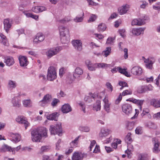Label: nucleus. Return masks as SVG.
<instances>
[{"mask_svg":"<svg viewBox=\"0 0 160 160\" xmlns=\"http://www.w3.org/2000/svg\"><path fill=\"white\" fill-rule=\"evenodd\" d=\"M49 130L51 134H58L60 135L62 131L61 123L56 124L55 126L51 125Z\"/></svg>","mask_w":160,"mask_h":160,"instance_id":"nucleus-3","label":"nucleus"},{"mask_svg":"<svg viewBox=\"0 0 160 160\" xmlns=\"http://www.w3.org/2000/svg\"><path fill=\"white\" fill-rule=\"evenodd\" d=\"M57 78L56 68L53 66L49 67L48 69L47 78L50 81H53Z\"/></svg>","mask_w":160,"mask_h":160,"instance_id":"nucleus-2","label":"nucleus"},{"mask_svg":"<svg viewBox=\"0 0 160 160\" xmlns=\"http://www.w3.org/2000/svg\"><path fill=\"white\" fill-rule=\"evenodd\" d=\"M120 35L123 38L125 36L124 33L125 32V30L124 29L120 30L118 31Z\"/></svg>","mask_w":160,"mask_h":160,"instance_id":"nucleus-58","label":"nucleus"},{"mask_svg":"<svg viewBox=\"0 0 160 160\" xmlns=\"http://www.w3.org/2000/svg\"><path fill=\"white\" fill-rule=\"evenodd\" d=\"M103 101L104 103V109L107 112H108L110 111V103H109L108 100L105 98L103 100Z\"/></svg>","mask_w":160,"mask_h":160,"instance_id":"nucleus-25","label":"nucleus"},{"mask_svg":"<svg viewBox=\"0 0 160 160\" xmlns=\"http://www.w3.org/2000/svg\"><path fill=\"white\" fill-rule=\"evenodd\" d=\"M135 132L138 134H142L143 132L142 128L141 127H138L136 128L135 130Z\"/></svg>","mask_w":160,"mask_h":160,"instance_id":"nucleus-43","label":"nucleus"},{"mask_svg":"<svg viewBox=\"0 0 160 160\" xmlns=\"http://www.w3.org/2000/svg\"><path fill=\"white\" fill-rule=\"evenodd\" d=\"M109 130L108 129L102 128L101 129L100 132L99 134V136L102 138L105 137L109 134Z\"/></svg>","mask_w":160,"mask_h":160,"instance_id":"nucleus-28","label":"nucleus"},{"mask_svg":"<svg viewBox=\"0 0 160 160\" xmlns=\"http://www.w3.org/2000/svg\"><path fill=\"white\" fill-rule=\"evenodd\" d=\"M106 28V26L104 23H101L99 24L98 28V30L99 32H102Z\"/></svg>","mask_w":160,"mask_h":160,"instance_id":"nucleus-33","label":"nucleus"},{"mask_svg":"<svg viewBox=\"0 0 160 160\" xmlns=\"http://www.w3.org/2000/svg\"><path fill=\"white\" fill-rule=\"evenodd\" d=\"M134 123L133 122H128L127 125V129L129 130H132L134 128Z\"/></svg>","mask_w":160,"mask_h":160,"instance_id":"nucleus-40","label":"nucleus"},{"mask_svg":"<svg viewBox=\"0 0 160 160\" xmlns=\"http://www.w3.org/2000/svg\"><path fill=\"white\" fill-rule=\"evenodd\" d=\"M48 148V146H43L41 147V150L42 152H43L47 151Z\"/></svg>","mask_w":160,"mask_h":160,"instance_id":"nucleus-63","label":"nucleus"},{"mask_svg":"<svg viewBox=\"0 0 160 160\" xmlns=\"http://www.w3.org/2000/svg\"><path fill=\"white\" fill-rule=\"evenodd\" d=\"M118 84L120 86H122V87L120 88L121 90L124 87H128L127 83L125 82H120Z\"/></svg>","mask_w":160,"mask_h":160,"instance_id":"nucleus-49","label":"nucleus"},{"mask_svg":"<svg viewBox=\"0 0 160 160\" xmlns=\"http://www.w3.org/2000/svg\"><path fill=\"white\" fill-rule=\"evenodd\" d=\"M155 84L158 86H159L160 85V74L158 77L155 80Z\"/></svg>","mask_w":160,"mask_h":160,"instance_id":"nucleus-53","label":"nucleus"},{"mask_svg":"<svg viewBox=\"0 0 160 160\" xmlns=\"http://www.w3.org/2000/svg\"><path fill=\"white\" fill-rule=\"evenodd\" d=\"M124 58L126 59L128 58V49L127 48H125L124 49Z\"/></svg>","mask_w":160,"mask_h":160,"instance_id":"nucleus-62","label":"nucleus"},{"mask_svg":"<svg viewBox=\"0 0 160 160\" xmlns=\"http://www.w3.org/2000/svg\"><path fill=\"white\" fill-rule=\"evenodd\" d=\"M83 73L82 70L79 67L75 69V72L73 74L72 80H74L75 79H78Z\"/></svg>","mask_w":160,"mask_h":160,"instance_id":"nucleus-8","label":"nucleus"},{"mask_svg":"<svg viewBox=\"0 0 160 160\" xmlns=\"http://www.w3.org/2000/svg\"><path fill=\"white\" fill-rule=\"evenodd\" d=\"M10 135L12 137L11 140L15 143L20 141L21 139V136L18 133H14L11 132Z\"/></svg>","mask_w":160,"mask_h":160,"instance_id":"nucleus-10","label":"nucleus"},{"mask_svg":"<svg viewBox=\"0 0 160 160\" xmlns=\"http://www.w3.org/2000/svg\"><path fill=\"white\" fill-rule=\"evenodd\" d=\"M32 11L36 13H38L39 12V6H35L33 7L32 9Z\"/></svg>","mask_w":160,"mask_h":160,"instance_id":"nucleus-57","label":"nucleus"},{"mask_svg":"<svg viewBox=\"0 0 160 160\" xmlns=\"http://www.w3.org/2000/svg\"><path fill=\"white\" fill-rule=\"evenodd\" d=\"M72 43L76 49L79 51L82 50V42L81 40L78 39L73 40L72 41Z\"/></svg>","mask_w":160,"mask_h":160,"instance_id":"nucleus-7","label":"nucleus"},{"mask_svg":"<svg viewBox=\"0 0 160 160\" xmlns=\"http://www.w3.org/2000/svg\"><path fill=\"white\" fill-rule=\"evenodd\" d=\"M153 63L152 61L151 60H150V62H149V63L146 64V67L149 69H151Z\"/></svg>","mask_w":160,"mask_h":160,"instance_id":"nucleus-61","label":"nucleus"},{"mask_svg":"<svg viewBox=\"0 0 160 160\" xmlns=\"http://www.w3.org/2000/svg\"><path fill=\"white\" fill-rule=\"evenodd\" d=\"M152 142L154 144V147L153 149V152L157 153L159 152L158 147L159 146V142L155 138H153Z\"/></svg>","mask_w":160,"mask_h":160,"instance_id":"nucleus-20","label":"nucleus"},{"mask_svg":"<svg viewBox=\"0 0 160 160\" xmlns=\"http://www.w3.org/2000/svg\"><path fill=\"white\" fill-rule=\"evenodd\" d=\"M83 159V156L81 153L75 152L72 157V160H82Z\"/></svg>","mask_w":160,"mask_h":160,"instance_id":"nucleus-22","label":"nucleus"},{"mask_svg":"<svg viewBox=\"0 0 160 160\" xmlns=\"http://www.w3.org/2000/svg\"><path fill=\"white\" fill-rule=\"evenodd\" d=\"M131 72L134 75H140L142 73V69L139 67L135 66L131 69Z\"/></svg>","mask_w":160,"mask_h":160,"instance_id":"nucleus-14","label":"nucleus"},{"mask_svg":"<svg viewBox=\"0 0 160 160\" xmlns=\"http://www.w3.org/2000/svg\"><path fill=\"white\" fill-rule=\"evenodd\" d=\"M58 117V113L57 112H53L49 115L47 116V118L48 119L51 120H54L57 121V118Z\"/></svg>","mask_w":160,"mask_h":160,"instance_id":"nucleus-26","label":"nucleus"},{"mask_svg":"<svg viewBox=\"0 0 160 160\" xmlns=\"http://www.w3.org/2000/svg\"><path fill=\"white\" fill-rule=\"evenodd\" d=\"M146 19H143L139 18L138 19H135L132 22V25H133L141 26L145 24L144 20Z\"/></svg>","mask_w":160,"mask_h":160,"instance_id":"nucleus-16","label":"nucleus"},{"mask_svg":"<svg viewBox=\"0 0 160 160\" xmlns=\"http://www.w3.org/2000/svg\"><path fill=\"white\" fill-rule=\"evenodd\" d=\"M4 62L9 67L12 66L15 63L14 58L12 57L7 56L4 59Z\"/></svg>","mask_w":160,"mask_h":160,"instance_id":"nucleus-15","label":"nucleus"},{"mask_svg":"<svg viewBox=\"0 0 160 160\" xmlns=\"http://www.w3.org/2000/svg\"><path fill=\"white\" fill-rule=\"evenodd\" d=\"M79 105L81 106L82 108V110L84 113H86L85 111V104L82 102H80L79 103Z\"/></svg>","mask_w":160,"mask_h":160,"instance_id":"nucleus-55","label":"nucleus"},{"mask_svg":"<svg viewBox=\"0 0 160 160\" xmlns=\"http://www.w3.org/2000/svg\"><path fill=\"white\" fill-rule=\"evenodd\" d=\"M52 98V96L49 94H47L44 97L42 100H41L40 102L44 104L48 103Z\"/></svg>","mask_w":160,"mask_h":160,"instance_id":"nucleus-24","label":"nucleus"},{"mask_svg":"<svg viewBox=\"0 0 160 160\" xmlns=\"http://www.w3.org/2000/svg\"><path fill=\"white\" fill-rule=\"evenodd\" d=\"M16 120L17 122L24 124L25 129H26L27 127L29 125V123L27 121L25 120L23 116H18L16 118Z\"/></svg>","mask_w":160,"mask_h":160,"instance_id":"nucleus-11","label":"nucleus"},{"mask_svg":"<svg viewBox=\"0 0 160 160\" xmlns=\"http://www.w3.org/2000/svg\"><path fill=\"white\" fill-rule=\"evenodd\" d=\"M132 91L130 89L126 90L122 92V95L125 96L128 95H131L132 94Z\"/></svg>","mask_w":160,"mask_h":160,"instance_id":"nucleus-46","label":"nucleus"},{"mask_svg":"<svg viewBox=\"0 0 160 160\" xmlns=\"http://www.w3.org/2000/svg\"><path fill=\"white\" fill-rule=\"evenodd\" d=\"M59 48L58 47L51 49L48 50L46 52V55L48 57L50 58L57 54L59 52Z\"/></svg>","mask_w":160,"mask_h":160,"instance_id":"nucleus-6","label":"nucleus"},{"mask_svg":"<svg viewBox=\"0 0 160 160\" xmlns=\"http://www.w3.org/2000/svg\"><path fill=\"white\" fill-rule=\"evenodd\" d=\"M97 17L95 15L92 14V15L90 17L88 22H90L94 21L96 19Z\"/></svg>","mask_w":160,"mask_h":160,"instance_id":"nucleus-52","label":"nucleus"},{"mask_svg":"<svg viewBox=\"0 0 160 160\" xmlns=\"http://www.w3.org/2000/svg\"><path fill=\"white\" fill-rule=\"evenodd\" d=\"M122 99V95L121 93H120L118 98L115 101V103L117 104H118Z\"/></svg>","mask_w":160,"mask_h":160,"instance_id":"nucleus-56","label":"nucleus"},{"mask_svg":"<svg viewBox=\"0 0 160 160\" xmlns=\"http://www.w3.org/2000/svg\"><path fill=\"white\" fill-rule=\"evenodd\" d=\"M97 96V95L96 94H94L92 93H89V96H86L84 98V100L86 102H88V99H89L91 97L93 99H94L96 98V97Z\"/></svg>","mask_w":160,"mask_h":160,"instance_id":"nucleus-36","label":"nucleus"},{"mask_svg":"<svg viewBox=\"0 0 160 160\" xmlns=\"http://www.w3.org/2000/svg\"><path fill=\"white\" fill-rule=\"evenodd\" d=\"M101 108V102L99 100H97L96 103L93 105V109L94 111H97L100 110Z\"/></svg>","mask_w":160,"mask_h":160,"instance_id":"nucleus-29","label":"nucleus"},{"mask_svg":"<svg viewBox=\"0 0 160 160\" xmlns=\"http://www.w3.org/2000/svg\"><path fill=\"white\" fill-rule=\"evenodd\" d=\"M45 39L44 35L42 33L37 34L35 38L33 40V42L35 43H39L43 41Z\"/></svg>","mask_w":160,"mask_h":160,"instance_id":"nucleus-12","label":"nucleus"},{"mask_svg":"<svg viewBox=\"0 0 160 160\" xmlns=\"http://www.w3.org/2000/svg\"><path fill=\"white\" fill-rule=\"evenodd\" d=\"M79 129L82 132H88L90 130L89 127L87 126H80L79 128Z\"/></svg>","mask_w":160,"mask_h":160,"instance_id":"nucleus-39","label":"nucleus"},{"mask_svg":"<svg viewBox=\"0 0 160 160\" xmlns=\"http://www.w3.org/2000/svg\"><path fill=\"white\" fill-rule=\"evenodd\" d=\"M39 78L42 82H43L46 79L45 76L41 74L39 76Z\"/></svg>","mask_w":160,"mask_h":160,"instance_id":"nucleus-64","label":"nucleus"},{"mask_svg":"<svg viewBox=\"0 0 160 160\" xmlns=\"http://www.w3.org/2000/svg\"><path fill=\"white\" fill-rule=\"evenodd\" d=\"M12 103L13 106L14 107H19L21 105L20 101L18 100H16L13 99L12 100Z\"/></svg>","mask_w":160,"mask_h":160,"instance_id":"nucleus-42","label":"nucleus"},{"mask_svg":"<svg viewBox=\"0 0 160 160\" xmlns=\"http://www.w3.org/2000/svg\"><path fill=\"white\" fill-rule=\"evenodd\" d=\"M83 20V18L82 17H76L74 19V21L75 22H80Z\"/></svg>","mask_w":160,"mask_h":160,"instance_id":"nucleus-60","label":"nucleus"},{"mask_svg":"<svg viewBox=\"0 0 160 160\" xmlns=\"http://www.w3.org/2000/svg\"><path fill=\"white\" fill-rule=\"evenodd\" d=\"M19 60L20 65L21 67L26 66L28 64L27 59L25 56H20L19 58Z\"/></svg>","mask_w":160,"mask_h":160,"instance_id":"nucleus-18","label":"nucleus"},{"mask_svg":"<svg viewBox=\"0 0 160 160\" xmlns=\"http://www.w3.org/2000/svg\"><path fill=\"white\" fill-rule=\"evenodd\" d=\"M96 65L98 68H103L109 67L110 66V64H108L106 63H96L93 65V66H96Z\"/></svg>","mask_w":160,"mask_h":160,"instance_id":"nucleus-35","label":"nucleus"},{"mask_svg":"<svg viewBox=\"0 0 160 160\" xmlns=\"http://www.w3.org/2000/svg\"><path fill=\"white\" fill-rule=\"evenodd\" d=\"M111 51V47H107L106 48V49L102 52V54L106 57L110 54Z\"/></svg>","mask_w":160,"mask_h":160,"instance_id":"nucleus-38","label":"nucleus"},{"mask_svg":"<svg viewBox=\"0 0 160 160\" xmlns=\"http://www.w3.org/2000/svg\"><path fill=\"white\" fill-rule=\"evenodd\" d=\"M131 135V133H128L125 138V140L127 143L128 144L129 143V145L132 148L133 146L130 144V143L132 141V139L130 137Z\"/></svg>","mask_w":160,"mask_h":160,"instance_id":"nucleus-31","label":"nucleus"},{"mask_svg":"<svg viewBox=\"0 0 160 160\" xmlns=\"http://www.w3.org/2000/svg\"><path fill=\"white\" fill-rule=\"evenodd\" d=\"M60 102V101L58 99L54 98L51 103V105L53 107L56 106L58 103Z\"/></svg>","mask_w":160,"mask_h":160,"instance_id":"nucleus-44","label":"nucleus"},{"mask_svg":"<svg viewBox=\"0 0 160 160\" xmlns=\"http://www.w3.org/2000/svg\"><path fill=\"white\" fill-rule=\"evenodd\" d=\"M79 138V136H78L73 141H72L70 143L71 146H72L73 147H76V145H77L78 144V141Z\"/></svg>","mask_w":160,"mask_h":160,"instance_id":"nucleus-41","label":"nucleus"},{"mask_svg":"<svg viewBox=\"0 0 160 160\" xmlns=\"http://www.w3.org/2000/svg\"><path fill=\"white\" fill-rule=\"evenodd\" d=\"M152 87L150 84H149L148 85H142L138 88L137 92L139 93H144L148 91L152 90Z\"/></svg>","mask_w":160,"mask_h":160,"instance_id":"nucleus-4","label":"nucleus"},{"mask_svg":"<svg viewBox=\"0 0 160 160\" xmlns=\"http://www.w3.org/2000/svg\"><path fill=\"white\" fill-rule=\"evenodd\" d=\"M122 109L123 112L128 115L131 114L132 112V106L128 104H125L122 105Z\"/></svg>","mask_w":160,"mask_h":160,"instance_id":"nucleus-5","label":"nucleus"},{"mask_svg":"<svg viewBox=\"0 0 160 160\" xmlns=\"http://www.w3.org/2000/svg\"><path fill=\"white\" fill-rule=\"evenodd\" d=\"M138 160H148L147 155H140L138 157Z\"/></svg>","mask_w":160,"mask_h":160,"instance_id":"nucleus-48","label":"nucleus"},{"mask_svg":"<svg viewBox=\"0 0 160 160\" xmlns=\"http://www.w3.org/2000/svg\"><path fill=\"white\" fill-rule=\"evenodd\" d=\"M27 16L28 17H30L33 18L37 20L38 18V15H34L29 13L27 14Z\"/></svg>","mask_w":160,"mask_h":160,"instance_id":"nucleus-50","label":"nucleus"},{"mask_svg":"<svg viewBox=\"0 0 160 160\" xmlns=\"http://www.w3.org/2000/svg\"><path fill=\"white\" fill-rule=\"evenodd\" d=\"M23 104L25 107H30L31 106V103L30 100H24L23 101Z\"/></svg>","mask_w":160,"mask_h":160,"instance_id":"nucleus-37","label":"nucleus"},{"mask_svg":"<svg viewBox=\"0 0 160 160\" xmlns=\"http://www.w3.org/2000/svg\"><path fill=\"white\" fill-rule=\"evenodd\" d=\"M118 71L120 73L124 74L127 77H129L130 76V74L124 69H122L121 68L118 67Z\"/></svg>","mask_w":160,"mask_h":160,"instance_id":"nucleus-32","label":"nucleus"},{"mask_svg":"<svg viewBox=\"0 0 160 160\" xmlns=\"http://www.w3.org/2000/svg\"><path fill=\"white\" fill-rule=\"evenodd\" d=\"M62 110L64 113H67L72 110V108L69 104H65L62 107Z\"/></svg>","mask_w":160,"mask_h":160,"instance_id":"nucleus-21","label":"nucleus"},{"mask_svg":"<svg viewBox=\"0 0 160 160\" xmlns=\"http://www.w3.org/2000/svg\"><path fill=\"white\" fill-rule=\"evenodd\" d=\"M140 2L142 3L140 5V8H145L146 7H147L148 3L145 1H141Z\"/></svg>","mask_w":160,"mask_h":160,"instance_id":"nucleus-47","label":"nucleus"},{"mask_svg":"<svg viewBox=\"0 0 160 160\" xmlns=\"http://www.w3.org/2000/svg\"><path fill=\"white\" fill-rule=\"evenodd\" d=\"M61 40L63 43H67L70 40V37L69 34L64 36H61Z\"/></svg>","mask_w":160,"mask_h":160,"instance_id":"nucleus-27","label":"nucleus"},{"mask_svg":"<svg viewBox=\"0 0 160 160\" xmlns=\"http://www.w3.org/2000/svg\"><path fill=\"white\" fill-rule=\"evenodd\" d=\"M47 130L45 127L33 130L31 132L32 140L33 142H40L42 138L47 137Z\"/></svg>","mask_w":160,"mask_h":160,"instance_id":"nucleus-1","label":"nucleus"},{"mask_svg":"<svg viewBox=\"0 0 160 160\" xmlns=\"http://www.w3.org/2000/svg\"><path fill=\"white\" fill-rule=\"evenodd\" d=\"M128 10V8L126 5L123 6L122 8L118 9V11H119V13L121 15L125 14Z\"/></svg>","mask_w":160,"mask_h":160,"instance_id":"nucleus-34","label":"nucleus"},{"mask_svg":"<svg viewBox=\"0 0 160 160\" xmlns=\"http://www.w3.org/2000/svg\"><path fill=\"white\" fill-rule=\"evenodd\" d=\"M1 150L2 152H12L13 154L15 153V148H12L11 147L6 144H4L3 145L1 149Z\"/></svg>","mask_w":160,"mask_h":160,"instance_id":"nucleus-13","label":"nucleus"},{"mask_svg":"<svg viewBox=\"0 0 160 160\" xmlns=\"http://www.w3.org/2000/svg\"><path fill=\"white\" fill-rule=\"evenodd\" d=\"M114 39L113 38L110 37L108 38L106 42L107 44H112L114 42Z\"/></svg>","mask_w":160,"mask_h":160,"instance_id":"nucleus-51","label":"nucleus"},{"mask_svg":"<svg viewBox=\"0 0 160 160\" xmlns=\"http://www.w3.org/2000/svg\"><path fill=\"white\" fill-rule=\"evenodd\" d=\"M59 29L60 36H64L69 34L68 29L62 26L59 27Z\"/></svg>","mask_w":160,"mask_h":160,"instance_id":"nucleus-19","label":"nucleus"},{"mask_svg":"<svg viewBox=\"0 0 160 160\" xmlns=\"http://www.w3.org/2000/svg\"><path fill=\"white\" fill-rule=\"evenodd\" d=\"M17 86L16 83L15 81L10 80L8 81V86L10 90H12L16 87Z\"/></svg>","mask_w":160,"mask_h":160,"instance_id":"nucleus-30","label":"nucleus"},{"mask_svg":"<svg viewBox=\"0 0 160 160\" xmlns=\"http://www.w3.org/2000/svg\"><path fill=\"white\" fill-rule=\"evenodd\" d=\"M145 28H133L132 29V32L134 35H139L142 33H143Z\"/></svg>","mask_w":160,"mask_h":160,"instance_id":"nucleus-17","label":"nucleus"},{"mask_svg":"<svg viewBox=\"0 0 160 160\" xmlns=\"http://www.w3.org/2000/svg\"><path fill=\"white\" fill-rule=\"evenodd\" d=\"M70 19L68 18H65L62 19L60 20L59 21V22L61 23H64L67 22L69 21Z\"/></svg>","mask_w":160,"mask_h":160,"instance_id":"nucleus-59","label":"nucleus"},{"mask_svg":"<svg viewBox=\"0 0 160 160\" xmlns=\"http://www.w3.org/2000/svg\"><path fill=\"white\" fill-rule=\"evenodd\" d=\"M3 23L4 26V29L6 32L7 33H8V31L12 26V20L10 19L7 18L4 20Z\"/></svg>","mask_w":160,"mask_h":160,"instance_id":"nucleus-9","label":"nucleus"},{"mask_svg":"<svg viewBox=\"0 0 160 160\" xmlns=\"http://www.w3.org/2000/svg\"><path fill=\"white\" fill-rule=\"evenodd\" d=\"M133 103L137 104L138 105H142L143 103L144 100H137L135 99H133Z\"/></svg>","mask_w":160,"mask_h":160,"instance_id":"nucleus-45","label":"nucleus"},{"mask_svg":"<svg viewBox=\"0 0 160 160\" xmlns=\"http://www.w3.org/2000/svg\"><path fill=\"white\" fill-rule=\"evenodd\" d=\"M96 66H93L91 64H89L88 65V69L91 71H94L95 70Z\"/></svg>","mask_w":160,"mask_h":160,"instance_id":"nucleus-54","label":"nucleus"},{"mask_svg":"<svg viewBox=\"0 0 160 160\" xmlns=\"http://www.w3.org/2000/svg\"><path fill=\"white\" fill-rule=\"evenodd\" d=\"M150 104L156 108L160 107V99H152L151 100Z\"/></svg>","mask_w":160,"mask_h":160,"instance_id":"nucleus-23","label":"nucleus"}]
</instances>
